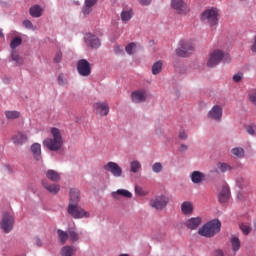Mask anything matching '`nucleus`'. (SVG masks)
Returning a JSON list of instances; mask_svg holds the SVG:
<instances>
[{"label": "nucleus", "instance_id": "obj_49", "mask_svg": "<svg viewBox=\"0 0 256 256\" xmlns=\"http://www.w3.org/2000/svg\"><path fill=\"white\" fill-rule=\"evenodd\" d=\"M241 79H243V75L241 74H236L233 76V81H235V83H239Z\"/></svg>", "mask_w": 256, "mask_h": 256}, {"label": "nucleus", "instance_id": "obj_57", "mask_svg": "<svg viewBox=\"0 0 256 256\" xmlns=\"http://www.w3.org/2000/svg\"><path fill=\"white\" fill-rule=\"evenodd\" d=\"M119 256H129V254H120Z\"/></svg>", "mask_w": 256, "mask_h": 256}, {"label": "nucleus", "instance_id": "obj_1", "mask_svg": "<svg viewBox=\"0 0 256 256\" xmlns=\"http://www.w3.org/2000/svg\"><path fill=\"white\" fill-rule=\"evenodd\" d=\"M52 137L46 138L43 141V145L46 147V149H49V151H60V149L63 148V135L61 134V130L58 128H51L50 131Z\"/></svg>", "mask_w": 256, "mask_h": 256}, {"label": "nucleus", "instance_id": "obj_42", "mask_svg": "<svg viewBox=\"0 0 256 256\" xmlns=\"http://www.w3.org/2000/svg\"><path fill=\"white\" fill-rule=\"evenodd\" d=\"M11 57H12V60H14L17 65L23 64V59H21V57L18 56L16 52H12Z\"/></svg>", "mask_w": 256, "mask_h": 256}, {"label": "nucleus", "instance_id": "obj_4", "mask_svg": "<svg viewBox=\"0 0 256 256\" xmlns=\"http://www.w3.org/2000/svg\"><path fill=\"white\" fill-rule=\"evenodd\" d=\"M194 50L195 46L193 45V42L189 40H181L179 48L176 49V55H178V57H189Z\"/></svg>", "mask_w": 256, "mask_h": 256}, {"label": "nucleus", "instance_id": "obj_14", "mask_svg": "<svg viewBox=\"0 0 256 256\" xmlns=\"http://www.w3.org/2000/svg\"><path fill=\"white\" fill-rule=\"evenodd\" d=\"M223 117V108L219 105H215L208 113V118L214 121H221Z\"/></svg>", "mask_w": 256, "mask_h": 256}, {"label": "nucleus", "instance_id": "obj_35", "mask_svg": "<svg viewBox=\"0 0 256 256\" xmlns=\"http://www.w3.org/2000/svg\"><path fill=\"white\" fill-rule=\"evenodd\" d=\"M21 43H23V39H21V37H15L14 39H12L10 47L11 49H17V47H19Z\"/></svg>", "mask_w": 256, "mask_h": 256}, {"label": "nucleus", "instance_id": "obj_30", "mask_svg": "<svg viewBox=\"0 0 256 256\" xmlns=\"http://www.w3.org/2000/svg\"><path fill=\"white\" fill-rule=\"evenodd\" d=\"M112 195L115 199H117V195H122V197H126L127 199H131L133 197L131 192L125 189H118L116 192H113Z\"/></svg>", "mask_w": 256, "mask_h": 256}, {"label": "nucleus", "instance_id": "obj_2", "mask_svg": "<svg viewBox=\"0 0 256 256\" xmlns=\"http://www.w3.org/2000/svg\"><path fill=\"white\" fill-rule=\"evenodd\" d=\"M202 23L209 25L211 29H217L219 25V9L212 7L202 12L200 17Z\"/></svg>", "mask_w": 256, "mask_h": 256}, {"label": "nucleus", "instance_id": "obj_18", "mask_svg": "<svg viewBox=\"0 0 256 256\" xmlns=\"http://www.w3.org/2000/svg\"><path fill=\"white\" fill-rule=\"evenodd\" d=\"M230 197H231V190H229L228 186H223L218 196L220 203H227Z\"/></svg>", "mask_w": 256, "mask_h": 256}, {"label": "nucleus", "instance_id": "obj_17", "mask_svg": "<svg viewBox=\"0 0 256 256\" xmlns=\"http://www.w3.org/2000/svg\"><path fill=\"white\" fill-rule=\"evenodd\" d=\"M42 185L48 193H51L52 195H57L58 191L61 190V186L59 184H49L47 180H42Z\"/></svg>", "mask_w": 256, "mask_h": 256}, {"label": "nucleus", "instance_id": "obj_23", "mask_svg": "<svg viewBox=\"0 0 256 256\" xmlns=\"http://www.w3.org/2000/svg\"><path fill=\"white\" fill-rule=\"evenodd\" d=\"M204 178H205V174L199 171H193L190 175V179L192 183H194L195 185H199L200 183H202Z\"/></svg>", "mask_w": 256, "mask_h": 256}, {"label": "nucleus", "instance_id": "obj_46", "mask_svg": "<svg viewBox=\"0 0 256 256\" xmlns=\"http://www.w3.org/2000/svg\"><path fill=\"white\" fill-rule=\"evenodd\" d=\"M135 193L136 195H140L141 197L147 195V193H145V191L143 190V188L136 186L135 187Z\"/></svg>", "mask_w": 256, "mask_h": 256}, {"label": "nucleus", "instance_id": "obj_27", "mask_svg": "<svg viewBox=\"0 0 256 256\" xmlns=\"http://www.w3.org/2000/svg\"><path fill=\"white\" fill-rule=\"evenodd\" d=\"M60 253L62 256H73L77 253V248L75 246H64Z\"/></svg>", "mask_w": 256, "mask_h": 256}, {"label": "nucleus", "instance_id": "obj_21", "mask_svg": "<svg viewBox=\"0 0 256 256\" xmlns=\"http://www.w3.org/2000/svg\"><path fill=\"white\" fill-rule=\"evenodd\" d=\"M193 211V202L185 201L181 204V212L183 213V215H193Z\"/></svg>", "mask_w": 256, "mask_h": 256}, {"label": "nucleus", "instance_id": "obj_24", "mask_svg": "<svg viewBox=\"0 0 256 256\" xmlns=\"http://www.w3.org/2000/svg\"><path fill=\"white\" fill-rule=\"evenodd\" d=\"M31 152L33 154L34 159H36V161H41V144L39 143L32 144Z\"/></svg>", "mask_w": 256, "mask_h": 256}, {"label": "nucleus", "instance_id": "obj_34", "mask_svg": "<svg viewBox=\"0 0 256 256\" xmlns=\"http://www.w3.org/2000/svg\"><path fill=\"white\" fill-rule=\"evenodd\" d=\"M133 17V10H124L121 13V19L122 21H129Z\"/></svg>", "mask_w": 256, "mask_h": 256}, {"label": "nucleus", "instance_id": "obj_47", "mask_svg": "<svg viewBox=\"0 0 256 256\" xmlns=\"http://www.w3.org/2000/svg\"><path fill=\"white\" fill-rule=\"evenodd\" d=\"M62 59H63V53H61V51L57 52L55 57H54V62L55 63H61Z\"/></svg>", "mask_w": 256, "mask_h": 256}, {"label": "nucleus", "instance_id": "obj_33", "mask_svg": "<svg viewBox=\"0 0 256 256\" xmlns=\"http://www.w3.org/2000/svg\"><path fill=\"white\" fill-rule=\"evenodd\" d=\"M139 169H141V162L137 160L130 162V171L132 173H138Z\"/></svg>", "mask_w": 256, "mask_h": 256}, {"label": "nucleus", "instance_id": "obj_7", "mask_svg": "<svg viewBox=\"0 0 256 256\" xmlns=\"http://www.w3.org/2000/svg\"><path fill=\"white\" fill-rule=\"evenodd\" d=\"M225 59V53L221 50H214L210 54V58L207 62V67H217Z\"/></svg>", "mask_w": 256, "mask_h": 256}, {"label": "nucleus", "instance_id": "obj_20", "mask_svg": "<svg viewBox=\"0 0 256 256\" xmlns=\"http://www.w3.org/2000/svg\"><path fill=\"white\" fill-rule=\"evenodd\" d=\"M81 201V194L77 189L70 190V202L69 205H79Z\"/></svg>", "mask_w": 256, "mask_h": 256}, {"label": "nucleus", "instance_id": "obj_31", "mask_svg": "<svg viewBox=\"0 0 256 256\" xmlns=\"http://www.w3.org/2000/svg\"><path fill=\"white\" fill-rule=\"evenodd\" d=\"M163 71V62L157 61L152 65V74L159 75V73Z\"/></svg>", "mask_w": 256, "mask_h": 256}, {"label": "nucleus", "instance_id": "obj_55", "mask_svg": "<svg viewBox=\"0 0 256 256\" xmlns=\"http://www.w3.org/2000/svg\"><path fill=\"white\" fill-rule=\"evenodd\" d=\"M180 151H187V145L182 144L180 146Z\"/></svg>", "mask_w": 256, "mask_h": 256}, {"label": "nucleus", "instance_id": "obj_13", "mask_svg": "<svg viewBox=\"0 0 256 256\" xmlns=\"http://www.w3.org/2000/svg\"><path fill=\"white\" fill-rule=\"evenodd\" d=\"M93 107L96 115H101V117L109 115V104L106 102L94 103Z\"/></svg>", "mask_w": 256, "mask_h": 256}, {"label": "nucleus", "instance_id": "obj_38", "mask_svg": "<svg viewBox=\"0 0 256 256\" xmlns=\"http://www.w3.org/2000/svg\"><path fill=\"white\" fill-rule=\"evenodd\" d=\"M5 115L8 119H19L21 114L18 111H6Z\"/></svg>", "mask_w": 256, "mask_h": 256}, {"label": "nucleus", "instance_id": "obj_48", "mask_svg": "<svg viewBox=\"0 0 256 256\" xmlns=\"http://www.w3.org/2000/svg\"><path fill=\"white\" fill-rule=\"evenodd\" d=\"M58 83H59V85H66L67 84V80H65V77L63 76V74H60L58 76Z\"/></svg>", "mask_w": 256, "mask_h": 256}, {"label": "nucleus", "instance_id": "obj_11", "mask_svg": "<svg viewBox=\"0 0 256 256\" xmlns=\"http://www.w3.org/2000/svg\"><path fill=\"white\" fill-rule=\"evenodd\" d=\"M103 169L111 173L113 177H121L123 175V169L115 162H108Z\"/></svg>", "mask_w": 256, "mask_h": 256}, {"label": "nucleus", "instance_id": "obj_36", "mask_svg": "<svg viewBox=\"0 0 256 256\" xmlns=\"http://www.w3.org/2000/svg\"><path fill=\"white\" fill-rule=\"evenodd\" d=\"M218 169L221 171V173H225L227 171H231L232 167L231 165L227 164V163H218Z\"/></svg>", "mask_w": 256, "mask_h": 256}, {"label": "nucleus", "instance_id": "obj_50", "mask_svg": "<svg viewBox=\"0 0 256 256\" xmlns=\"http://www.w3.org/2000/svg\"><path fill=\"white\" fill-rule=\"evenodd\" d=\"M152 1L153 0H138V3H140V5L147 6V5H151Z\"/></svg>", "mask_w": 256, "mask_h": 256}, {"label": "nucleus", "instance_id": "obj_12", "mask_svg": "<svg viewBox=\"0 0 256 256\" xmlns=\"http://www.w3.org/2000/svg\"><path fill=\"white\" fill-rule=\"evenodd\" d=\"M84 39L86 45L92 49H99V47H101V40L91 33L86 34Z\"/></svg>", "mask_w": 256, "mask_h": 256}, {"label": "nucleus", "instance_id": "obj_45", "mask_svg": "<svg viewBox=\"0 0 256 256\" xmlns=\"http://www.w3.org/2000/svg\"><path fill=\"white\" fill-rule=\"evenodd\" d=\"M23 26H24L26 29L35 30V26H33V23H32L30 20H24V21H23Z\"/></svg>", "mask_w": 256, "mask_h": 256}, {"label": "nucleus", "instance_id": "obj_28", "mask_svg": "<svg viewBox=\"0 0 256 256\" xmlns=\"http://www.w3.org/2000/svg\"><path fill=\"white\" fill-rule=\"evenodd\" d=\"M230 243L232 245V251H234V254L241 249V240H239V237L232 236Z\"/></svg>", "mask_w": 256, "mask_h": 256}, {"label": "nucleus", "instance_id": "obj_8", "mask_svg": "<svg viewBox=\"0 0 256 256\" xmlns=\"http://www.w3.org/2000/svg\"><path fill=\"white\" fill-rule=\"evenodd\" d=\"M171 7L178 15H187L190 11L189 6H187V3L183 0H172Z\"/></svg>", "mask_w": 256, "mask_h": 256}, {"label": "nucleus", "instance_id": "obj_39", "mask_svg": "<svg viewBox=\"0 0 256 256\" xmlns=\"http://www.w3.org/2000/svg\"><path fill=\"white\" fill-rule=\"evenodd\" d=\"M153 173H161L163 171V164L161 162H156L152 165Z\"/></svg>", "mask_w": 256, "mask_h": 256}, {"label": "nucleus", "instance_id": "obj_56", "mask_svg": "<svg viewBox=\"0 0 256 256\" xmlns=\"http://www.w3.org/2000/svg\"><path fill=\"white\" fill-rule=\"evenodd\" d=\"M0 37H3V31L0 30Z\"/></svg>", "mask_w": 256, "mask_h": 256}, {"label": "nucleus", "instance_id": "obj_52", "mask_svg": "<svg viewBox=\"0 0 256 256\" xmlns=\"http://www.w3.org/2000/svg\"><path fill=\"white\" fill-rule=\"evenodd\" d=\"M179 139H182V140L187 139V133H185V131H181L179 133Z\"/></svg>", "mask_w": 256, "mask_h": 256}, {"label": "nucleus", "instance_id": "obj_9", "mask_svg": "<svg viewBox=\"0 0 256 256\" xmlns=\"http://www.w3.org/2000/svg\"><path fill=\"white\" fill-rule=\"evenodd\" d=\"M77 70L82 77H89L91 75V64L85 59H81L77 63Z\"/></svg>", "mask_w": 256, "mask_h": 256}, {"label": "nucleus", "instance_id": "obj_25", "mask_svg": "<svg viewBox=\"0 0 256 256\" xmlns=\"http://www.w3.org/2000/svg\"><path fill=\"white\" fill-rule=\"evenodd\" d=\"M29 13L31 17L39 18L41 15H43V8H41L39 5H34L30 7Z\"/></svg>", "mask_w": 256, "mask_h": 256}, {"label": "nucleus", "instance_id": "obj_44", "mask_svg": "<svg viewBox=\"0 0 256 256\" xmlns=\"http://www.w3.org/2000/svg\"><path fill=\"white\" fill-rule=\"evenodd\" d=\"M240 229L244 233V235H249V233H251V227H249L245 224H241Z\"/></svg>", "mask_w": 256, "mask_h": 256}, {"label": "nucleus", "instance_id": "obj_6", "mask_svg": "<svg viewBox=\"0 0 256 256\" xmlns=\"http://www.w3.org/2000/svg\"><path fill=\"white\" fill-rule=\"evenodd\" d=\"M13 225H15V219L13 216L9 212L4 213L0 223L1 229H3L4 233H11V231H13Z\"/></svg>", "mask_w": 256, "mask_h": 256}, {"label": "nucleus", "instance_id": "obj_32", "mask_svg": "<svg viewBox=\"0 0 256 256\" xmlns=\"http://www.w3.org/2000/svg\"><path fill=\"white\" fill-rule=\"evenodd\" d=\"M231 153L234 157L237 159H241L242 157H245V150L241 147H236L231 150Z\"/></svg>", "mask_w": 256, "mask_h": 256}, {"label": "nucleus", "instance_id": "obj_51", "mask_svg": "<svg viewBox=\"0 0 256 256\" xmlns=\"http://www.w3.org/2000/svg\"><path fill=\"white\" fill-rule=\"evenodd\" d=\"M114 52L116 53V55H121V54H123V49L120 48L118 45H116L114 47Z\"/></svg>", "mask_w": 256, "mask_h": 256}, {"label": "nucleus", "instance_id": "obj_43", "mask_svg": "<svg viewBox=\"0 0 256 256\" xmlns=\"http://www.w3.org/2000/svg\"><path fill=\"white\" fill-rule=\"evenodd\" d=\"M248 99L251 103H256V90H252L249 92Z\"/></svg>", "mask_w": 256, "mask_h": 256}, {"label": "nucleus", "instance_id": "obj_5", "mask_svg": "<svg viewBox=\"0 0 256 256\" xmlns=\"http://www.w3.org/2000/svg\"><path fill=\"white\" fill-rule=\"evenodd\" d=\"M68 213L73 217V219H83V217L88 219V217H91V214L85 211V209L79 207V204L68 205Z\"/></svg>", "mask_w": 256, "mask_h": 256}, {"label": "nucleus", "instance_id": "obj_41", "mask_svg": "<svg viewBox=\"0 0 256 256\" xmlns=\"http://www.w3.org/2000/svg\"><path fill=\"white\" fill-rule=\"evenodd\" d=\"M135 47H136V45L133 42L128 44L125 48L126 53H128V55H133L135 53Z\"/></svg>", "mask_w": 256, "mask_h": 256}, {"label": "nucleus", "instance_id": "obj_26", "mask_svg": "<svg viewBox=\"0 0 256 256\" xmlns=\"http://www.w3.org/2000/svg\"><path fill=\"white\" fill-rule=\"evenodd\" d=\"M46 177L47 179L53 181L54 183H57V181L61 180V175L55 170H48L46 172Z\"/></svg>", "mask_w": 256, "mask_h": 256}, {"label": "nucleus", "instance_id": "obj_10", "mask_svg": "<svg viewBox=\"0 0 256 256\" xmlns=\"http://www.w3.org/2000/svg\"><path fill=\"white\" fill-rule=\"evenodd\" d=\"M168 203H169V198L166 196H158L150 201V205L154 209H157L158 211L165 209V207H167Z\"/></svg>", "mask_w": 256, "mask_h": 256}, {"label": "nucleus", "instance_id": "obj_3", "mask_svg": "<svg viewBox=\"0 0 256 256\" xmlns=\"http://www.w3.org/2000/svg\"><path fill=\"white\" fill-rule=\"evenodd\" d=\"M219 231H221V221L214 219L204 224L198 230V233L199 235H202V237L211 238V237H215V235H217Z\"/></svg>", "mask_w": 256, "mask_h": 256}, {"label": "nucleus", "instance_id": "obj_54", "mask_svg": "<svg viewBox=\"0 0 256 256\" xmlns=\"http://www.w3.org/2000/svg\"><path fill=\"white\" fill-rule=\"evenodd\" d=\"M35 243H36L37 247H42L43 246V242H41V239H39V238L35 239Z\"/></svg>", "mask_w": 256, "mask_h": 256}, {"label": "nucleus", "instance_id": "obj_37", "mask_svg": "<svg viewBox=\"0 0 256 256\" xmlns=\"http://www.w3.org/2000/svg\"><path fill=\"white\" fill-rule=\"evenodd\" d=\"M68 239H70L72 243H75L79 239V233H77L75 230H70L68 232Z\"/></svg>", "mask_w": 256, "mask_h": 256}, {"label": "nucleus", "instance_id": "obj_15", "mask_svg": "<svg viewBox=\"0 0 256 256\" xmlns=\"http://www.w3.org/2000/svg\"><path fill=\"white\" fill-rule=\"evenodd\" d=\"M133 103H143L147 100V92L145 90H137L132 92Z\"/></svg>", "mask_w": 256, "mask_h": 256}, {"label": "nucleus", "instance_id": "obj_53", "mask_svg": "<svg viewBox=\"0 0 256 256\" xmlns=\"http://www.w3.org/2000/svg\"><path fill=\"white\" fill-rule=\"evenodd\" d=\"M214 256H225V254L223 253V250H216Z\"/></svg>", "mask_w": 256, "mask_h": 256}, {"label": "nucleus", "instance_id": "obj_16", "mask_svg": "<svg viewBox=\"0 0 256 256\" xmlns=\"http://www.w3.org/2000/svg\"><path fill=\"white\" fill-rule=\"evenodd\" d=\"M12 141L14 145H23L29 141V138L27 137V134L18 132L12 137Z\"/></svg>", "mask_w": 256, "mask_h": 256}, {"label": "nucleus", "instance_id": "obj_19", "mask_svg": "<svg viewBox=\"0 0 256 256\" xmlns=\"http://www.w3.org/2000/svg\"><path fill=\"white\" fill-rule=\"evenodd\" d=\"M97 5V0H85L82 8L83 15H89L93 7Z\"/></svg>", "mask_w": 256, "mask_h": 256}, {"label": "nucleus", "instance_id": "obj_22", "mask_svg": "<svg viewBox=\"0 0 256 256\" xmlns=\"http://www.w3.org/2000/svg\"><path fill=\"white\" fill-rule=\"evenodd\" d=\"M201 225V217H193L186 221L185 226L192 231Z\"/></svg>", "mask_w": 256, "mask_h": 256}, {"label": "nucleus", "instance_id": "obj_58", "mask_svg": "<svg viewBox=\"0 0 256 256\" xmlns=\"http://www.w3.org/2000/svg\"><path fill=\"white\" fill-rule=\"evenodd\" d=\"M240 1H247V0H240Z\"/></svg>", "mask_w": 256, "mask_h": 256}, {"label": "nucleus", "instance_id": "obj_40", "mask_svg": "<svg viewBox=\"0 0 256 256\" xmlns=\"http://www.w3.org/2000/svg\"><path fill=\"white\" fill-rule=\"evenodd\" d=\"M246 132L248 133V135H252V136L256 137V125L251 124V125L247 126Z\"/></svg>", "mask_w": 256, "mask_h": 256}, {"label": "nucleus", "instance_id": "obj_29", "mask_svg": "<svg viewBox=\"0 0 256 256\" xmlns=\"http://www.w3.org/2000/svg\"><path fill=\"white\" fill-rule=\"evenodd\" d=\"M57 233H58V239H59L61 245H65L69 239V233H67L61 229H58Z\"/></svg>", "mask_w": 256, "mask_h": 256}]
</instances>
